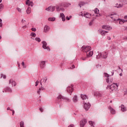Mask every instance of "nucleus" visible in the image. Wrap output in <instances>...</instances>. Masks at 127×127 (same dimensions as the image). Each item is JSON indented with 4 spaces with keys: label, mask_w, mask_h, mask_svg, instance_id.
<instances>
[{
    "label": "nucleus",
    "mask_w": 127,
    "mask_h": 127,
    "mask_svg": "<svg viewBox=\"0 0 127 127\" xmlns=\"http://www.w3.org/2000/svg\"><path fill=\"white\" fill-rule=\"evenodd\" d=\"M103 29H105V30H111L112 27L110 26L103 25L102 26Z\"/></svg>",
    "instance_id": "f3484780"
},
{
    "label": "nucleus",
    "mask_w": 127,
    "mask_h": 127,
    "mask_svg": "<svg viewBox=\"0 0 127 127\" xmlns=\"http://www.w3.org/2000/svg\"><path fill=\"white\" fill-rule=\"evenodd\" d=\"M124 18H125V22H127V16H125L124 17Z\"/></svg>",
    "instance_id": "09e8293b"
},
{
    "label": "nucleus",
    "mask_w": 127,
    "mask_h": 127,
    "mask_svg": "<svg viewBox=\"0 0 127 127\" xmlns=\"http://www.w3.org/2000/svg\"><path fill=\"white\" fill-rule=\"evenodd\" d=\"M114 75V72H112V76Z\"/></svg>",
    "instance_id": "338daca9"
},
{
    "label": "nucleus",
    "mask_w": 127,
    "mask_h": 127,
    "mask_svg": "<svg viewBox=\"0 0 127 127\" xmlns=\"http://www.w3.org/2000/svg\"><path fill=\"white\" fill-rule=\"evenodd\" d=\"M55 6H50L46 8V10H47V11H54L55 10Z\"/></svg>",
    "instance_id": "4468645a"
},
{
    "label": "nucleus",
    "mask_w": 127,
    "mask_h": 127,
    "mask_svg": "<svg viewBox=\"0 0 127 127\" xmlns=\"http://www.w3.org/2000/svg\"><path fill=\"white\" fill-rule=\"evenodd\" d=\"M56 8H57V11H60V10H61V8L59 6H57L56 7Z\"/></svg>",
    "instance_id": "ea45409f"
},
{
    "label": "nucleus",
    "mask_w": 127,
    "mask_h": 127,
    "mask_svg": "<svg viewBox=\"0 0 127 127\" xmlns=\"http://www.w3.org/2000/svg\"><path fill=\"white\" fill-rule=\"evenodd\" d=\"M106 33H108V32L106 31H102L101 32V35H105Z\"/></svg>",
    "instance_id": "f704fd0d"
},
{
    "label": "nucleus",
    "mask_w": 127,
    "mask_h": 127,
    "mask_svg": "<svg viewBox=\"0 0 127 127\" xmlns=\"http://www.w3.org/2000/svg\"><path fill=\"white\" fill-rule=\"evenodd\" d=\"M40 67L41 68H44V67H45V62H41L40 64Z\"/></svg>",
    "instance_id": "bb28decb"
},
{
    "label": "nucleus",
    "mask_w": 127,
    "mask_h": 127,
    "mask_svg": "<svg viewBox=\"0 0 127 127\" xmlns=\"http://www.w3.org/2000/svg\"><path fill=\"white\" fill-rule=\"evenodd\" d=\"M81 98L82 99V100H87V101H88V97L86 96V95L81 94Z\"/></svg>",
    "instance_id": "4be33fe9"
},
{
    "label": "nucleus",
    "mask_w": 127,
    "mask_h": 127,
    "mask_svg": "<svg viewBox=\"0 0 127 127\" xmlns=\"http://www.w3.org/2000/svg\"><path fill=\"white\" fill-rule=\"evenodd\" d=\"M26 12L27 14H30V13H31V8H30V7H28Z\"/></svg>",
    "instance_id": "b1692460"
},
{
    "label": "nucleus",
    "mask_w": 127,
    "mask_h": 127,
    "mask_svg": "<svg viewBox=\"0 0 127 127\" xmlns=\"http://www.w3.org/2000/svg\"><path fill=\"white\" fill-rule=\"evenodd\" d=\"M60 16H61V17H62V19L63 21H65V15H64V14L63 13H61L60 14Z\"/></svg>",
    "instance_id": "a878e982"
},
{
    "label": "nucleus",
    "mask_w": 127,
    "mask_h": 127,
    "mask_svg": "<svg viewBox=\"0 0 127 127\" xmlns=\"http://www.w3.org/2000/svg\"><path fill=\"white\" fill-rule=\"evenodd\" d=\"M73 91H74V86H73V85H71L70 86H69L68 87H67V93L70 94V95L72 94V93L73 92Z\"/></svg>",
    "instance_id": "39448f33"
},
{
    "label": "nucleus",
    "mask_w": 127,
    "mask_h": 127,
    "mask_svg": "<svg viewBox=\"0 0 127 127\" xmlns=\"http://www.w3.org/2000/svg\"><path fill=\"white\" fill-rule=\"evenodd\" d=\"M86 124H87V120L86 119H82L80 121V126L81 127H84Z\"/></svg>",
    "instance_id": "f8f14e48"
},
{
    "label": "nucleus",
    "mask_w": 127,
    "mask_h": 127,
    "mask_svg": "<svg viewBox=\"0 0 127 127\" xmlns=\"http://www.w3.org/2000/svg\"><path fill=\"white\" fill-rule=\"evenodd\" d=\"M22 66H23V68H26V66L24 65V62H22Z\"/></svg>",
    "instance_id": "c03bdc74"
},
{
    "label": "nucleus",
    "mask_w": 127,
    "mask_h": 127,
    "mask_svg": "<svg viewBox=\"0 0 127 127\" xmlns=\"http://www.w3.org/2000/svg\"><path fill=\"white\" fill-rule=\"evenodd\" d=\"M35 40H36V41H37L38 42H40V41H41V40L40 38H35Z\"/></svg>",
    "instance_id": "58836bf2"
},
{
    "label": "nucleus",
    "mask_w": 127,
    "mask_h": 127,
    "mask_svg": "<svg viewBox=\"0 0 127 127\" xmlns=\"http://www.w3.org/2000/svg\"><path fill=\"white\" fill-rule=\"evenodd\" d=\"M50 30V27L49 26L46 25L44 27V32H45L46 33L48 32Z\"/></svg>",
    "instance_id": "2eb2a0df"
},
{
    "label": "nucleus",
    "mask_w": 127,
    "mask_h": 127,
    "mask_svg": "<svg viewBox=\"0 0 127 127\" xmlns=\"http://www.w3.org/2000/svg\"><path fill=\"white\" fill-rule=\"evenodd\" d=\"M5 91L6 92H9V93H11L12 90H11V88H10L9 87H6V89H5Z\"/></svg>",
    "instance_id": "7c9ffc66"
},
{
    "label": "nucleus",
    "mask_w": 127,
    "mask_h": 127,
    "mask_svg": "<svg viewBox=\"0 0 127 127\" xmlns=\"http://www.w3.org/2000/svg\"><path fill=\"white\" fill-rule=\"evenodd\" d=\"M79 5L80 6V7L85 5V2H80L79 3Z\"/></svg>",
    "instance_id": "72a5a7b5"
},
{
    "label": "nucleus",
    "mask_w": 127,
    "mask_h": 127,
    "mask_svg": "<svg viewBox=\"0 0 127 127\" xmlns=\"http://www.w3.org/2000/svg\"><path fill=\"white\" fill-rule=\"evenodd\" d=\"M96 58L97 59H100V58H102V54L101 53H98V55H96Z\"/></svg>",
    "instance_id": "c756f323"
},
{
    "label": "nucleus",
    "mask_w": 127,
    "mask_h": 127,
    "mask_svg": "<svg viewBox=\"0 0 127 127\" xmlns=\"http://www.w3.org/2000/svg\"><path fill=\"white\" fill-rule=\"evenodd\" d=\"M104 77H107V78L106 79L107 83H108L109 84H111V83H113V79L112 78L110 79V74L107 73H104Z\"/></svg>",
    "instance_id": "20e7f679"
},
{
    "label": "nucleus",
    "mask_w": 127,
    "mask_h": 127,
    "mask_svg": "<svg viewBox=\"0 0 127 127\" xmlns=\"http://www.w3.org/2000/svg\"><path fill=\"white\" fill-rule=\"evenodd\" d=\"M69 5H71L70 3H63L61 4V6H69Z\"/></svg>",
    "instance_id": "c85d7f7f"
},
{
    "label": "nucleus",
    "mask_w": 127,
    "mask_h": 127,
    "mask_svg": "<svg viewBox=\"0 0 127 127\" xmlns=\"http://www.w3.org/2000/svg\"><path fill=\"white\" fill-rule=\"evenodd\" d=\"M101 54H102V58L106 59V58L108 57V53L103 52V53H101Z\"/></svg>",
    "instance_id": "a211bd4d"
},
{
    "label": "nucleus",
    "mask_w": 127,
    "mask_h": 127,
    "mask_svg": "<svg viewBox=\"0 0 127 127\" xmlns=\"http://www.w3.org/2000/svg\"><path fill=\"white\" fill-rule=\"evenodd\" d=\"M118 20H119L120 24H124L126 22V21L124 19H118Z\"/></svg>",
    "instance_id": "cd10ccee"
},
{
    "label": "nucleus",
    "mask_w": 127,
    "mask_h": 127,
    "mask_svg": "<svg viewBox=\"0 0 127 127\" xmlns=\"http://www.w3.org/2000/svg\"><path fill=\"white\" fill-rule=\"evenodd\" d=\"M95 96H97V97H102V93L99 91H96L94 93Z\"/></svg>",
    "instance_id": "412c9836"
},
{
    "label": "nucleus",
    "mask_w": 127,
    "mask_h": 127,
    "mask_svg": "<svg viewBox=\"0 0 127 127\" xmlns=\"http://www.w3.org/2000/svg\"><path fill=\"white\" fill-rule=\"evenodd\" d=\"M2 27V20L1 19H0V27Z\"/></svg>",
    "instance_id": "37998d69"
},
{
    "label": "nucleus",
    "mask_w": 127,
    "mask_h": 127,
    "mask_svg": "<svg viewBox=\"0 0 127 127\" xmlns=\"http://www.w3.org/2000/svg\"><path fill=\"white\" fill-rule=\"evenodd\" d=\"M72 101L73 103H77L78 102V97L77 95H74L72 99Z\"/></svg>",
    "instance_id": "aec40b11"
},
{
    "label": "nucleus",
    "mask_w": 127,
    "mask_h": 127,
    "mask_svg": "<svg viewBox=\"0 0 127 127\" xmlns=\"http://www.w3.org/2000/svg\"><path fill=\"white\" fill-rule=\"evenodd\" d=\"M42 44H43L42 47L43 48H44V49H47V50L50 51V48H49V47L47 46V43H46V42L43 41L42 42Z\"/></svg>",
    "instance_id": "0eeeda50"
},
{
    "label": "nucleus",
    "mask_w": 127,
    "mask_h": 127,
    "mask_svg": "<svg viewBox=\"0 0 127 127\" xmlns=\"http://www.w3.org/2000/svg\"><path fill=\"white\" fill-rule=\"evenodd\" d=\"M58 99H59V100H61L63 99V100H65V101H66L67 102H70V99L69 98H67V97H64L61 95H60L58 97Z\"/></svg>",
    "instance_id": "9d476101"
},
{
    "label": "nucleus",
    "mask_w": 127,
    "mask_h": 127,
    "mask_svg": "<svg viewBox=\"0 0 127 127\" xmlns=\"http://www.w3.org/2000/svg\"><path fill=\"white\" fill-rule=\"evenodd\" d=\"M108 40H111V37H108Z\"/></svg>",
    "instance_id": "680f3d73"
},
{
    "label": "nucleus",
    "mask_w": 127,
    "mask_h": 127,
    "mask_svg": "<svg viewBox=\"0 0 127 127\" xmlns=\"http://www.w3.org/2000/svg\"><path fill=\"white\" fill-rule=\"evenodd\" d=\"M126 94H127V89H125V91L124 94H125V95H126Z\"/></svg>",
    "instance_id": "6e6d98bb"
},
{
    "label": "nucleus",
    "mask_w": 127,
    "mask_h": 127,
    "mask_svg": "<svg viewBox=\"0 0 127 127\" xmlns=\"http://www.w3.org/2000/svg\"><path fill=\"white\" fill-rule=\"evenodd\" d=\"M110 17L111 18L113 19L114 21H116L119 19H117L119 17V15H118L117 14H111L110 15Z\"/></svg>",
    "instance_id": "1a4fd4ad"
},
{
    "label": "nucleus",
    "mask_w": 127,
    "mask_h": 127,
    "mask_svg": "<svg viewBox=\"0 0 127 127\" xmlns=\"http://www.w3.org/2000/svg\"><path fill=\"white\" fill-rule=\"evenodd\" d=\"M91 51V47L88 46H83L81 48V51L84 53H88Z\"/></svg>",
    "instance_id": "f03ea898"
},
{
    "label": "nucleus",
    "mask_w": 127,
    "mask_h": 127,
    "mask_svg": "<svg viewBox=\"0 0 127 127\" xmlns=\"http://www.w3.org/2000/svg\"><path fill=\"white\" fill-rule=\"evenodd\" d=\"M7 110V111H9V110H10V108L9 107H8Z\"/></svg>",
    "instance_id": "e2e57ef3"
},
{
    "label": "nucleus",
    "mask_w": 127,
    "mask_h": 127,
    "mask_svg": "<svg viewBox=\"0 0 127 127\" xmlns=\"http://www.w3.org/2000/svg\"><path fill=\"white\" fill-rule=\"evenodd\" d=\"M27 28V25H25L24 26L22 27V28H23L24 29H25V28Z\"/></svg>",
    "instance_id": "8fccbe9b"
},
{
    "label": "nucleus",
    "mask_w": 127,
    "mask_h": 127,
    "mask_svg": "<svg viewBox=\"0 0 127 127\" xmlns=\"http://www.w3.org/2000/svg\"><path fill=\"white\" fill-rule=\"evenodd\" d=\"M86 57H82L81 58V60H83V61H85V60H87V58H89V57H92L93 56V54H94V53L93 51H89L88 53H86Z\"/></svg>",
    "instance_id": "7ed1b4c3"
},
{
    "label": "nucleus",
    "mask_w": 127,
    "mask_h": 127,
    "mask_svg": "<svg viewBox=\"0 0 127 127\" xmlns=\"http://www.w3.org/2000/svg\"><path fill=\"white\" fill-rule=\"evenodd\" d=\"M79 14H80V15H81V16L85 17L86 18H91V16H92L91 14H90L89 13H88V12H87V13L81 12Z\"/></svg>",
    "instance_id": "423d86ee"
},
{
    "label": "nucleus",
    "mask_w": 127,
    "mask_h": 127,
    "mask_svg": "<svg viewBox=\"0 0 127 127\" xmlns=\"http://www.w3.org/2000/svg\"><path fill=\"white\" fill-rule=\"evenodd\" d=\"M26 4L28 6H33V2L30 0H26Z\"/></svg>",
    "instance_id": "ddd939ff"
},
{
    "label": "nucleus",
    "mask_w": 127,
    "mask_h": 127,
    "mask_svg": "<svg viewBox=\"0 0 127 127\" xmlns=\"http://www.w3.org/2000/svg\"><path fill=\"white\" fill-rule=\"evenodd\" d=\"M123 4L121 3H116L115 4V7H117L118 8H120V7H122L123 6Z\"/></svg>",
    "instance_id": "393cba45"
},
{
    "label": "nucleus",
    "mask_w": 127,
    "mask_h": 127,
    "mask_svg": "<svg viewBox=\"0 0 127 127\" xmlns=\"http://www.w3.org/2000/svg\"><path fill=\"white\" fill-rule=\"evenodd\" d=\"M2 1V0H0V2H1Z\"/></svg>",
    "instance_id": "774afa93"
},
{
    "label": "nucleus",
    "mask_w": 127,
    "mask_h": 127,
    "mask_svg": "<svg viewBox=\"0 0 127 127\" xmlns=\"http://www.w3.org/2000/svg\"><path fill=\"white\" fill-rule=\"evenodd\" d=\"M16 10H17V11H18V12H21V8L19 7H17Z\"/></svg>",
    "instance_id": "79ce46f5"
},
{
    "label": "nucleus",
    "mask_w": 127,
    "mask_h": 127,
    "mask_svg": "<svg viewBox=\"0 0 127 127\" xmlns=\"http://www.w3.org/2000/svg\"><path fill=\"white\" fill-rule=\"evenodd\" d=\"M74 68H75V65H72L71 66V67H70L71 69H74Z\"/></svg>",
    "instance_id": "3c124183"
},
{
    "label": "nucleus",
    "mask_w": 127,
    "mask_h": 127,
    "mask_svg": "<svg viewBox=\"0 0 127 127\" xmlns=\"http://www.w3.org/2000/svg\"><path fill=\"white\" fill-rule=\"evenodd\" d=\"M84 103H85L84 105V108L85 111H88L89 109H90V107H91V105L89 103H86V102L85 101H84Z\"/></svg>",
    "instance_id": "9b49d317"
},
{
    "label": "nucleus",
    "mask_w": 127,
    "mask_h": 127,
    "mask_svg": "<svg viewBox=\"0 0 127 127\" xmlns=\"http://www.w3.org/2000/svg\"><path fill=\"white\" fill-rule=\"evenodd\" d=\"M108 109L112 115H115V114H116V110L114 109V108H112L111 106H109Z\"/></svg>",
    "instance_id": "dca6fc26"
},
{
    "label": "nucleus",
    "mask_w": 127,
    "mask_h": 127,
    "mask_svg": "<svg viewBox=\"0 0 127 127\" xmlns=\"http://www.w3.org/2000/svg\"><path fill=\"white\" fill-rule=\"evenodd\" d=\"M118 87H119L118 83H114L111 86H107V89H108V90L109 89L111 90V92H113V91H118Z\"/></svg>",
    "instance_id": "f257e3e1"
},
{
    "label": "nucleus",
    "mask_w": 127,
    "mask_h": 127,
    "mask_svg": "<svg viewBox=\"0 0 127 127\" xmlns=\"http://www.w3.org/2000/svg\"><path fill=\"white\" fill-rule=\"evenodd\" d=\"M3 7H4L3 4H2V3H1V4H0V11H1V10H2V9H3Z\"/></svg>",
    "instance_id": "e433bc0d"
},
{
    "label": "nucleus",
    "mask_w": 127,
    "mask_h": 127,
    "mask_svg": "<svg viewBox=\"0 0 127 127\" xmlns=\"http://www.w3.org/2000/svg\"><path fill=\"white\" fill-rule=\"evenodd\" d=\"M40 111L41 113H43V109L42 108H40Z\"/></svg>",
    "instance_id": "603ef678"
},
{
    "label": "nucleus",
    "mask_w": 127,
    "mask_h": 127,
    "mask_svg": "<svg viewBox=\"0 0 127 127\" xmlns=\"http://www.w3.org/2000/svg\"><path fill=\"white\" fill-rule=\"evenodd\" d=\"M66 18L67 20H70V18L69 17L67 16Z\"/></svg>",
    "instance_id": "4d7b16f0"
},
{
    "label": "nucleus",
    "mask_w": 127,
    "mask_h": 127,
    "mask_svg": "<svg viewBox=\"0 0 127 127\" xmlns=\"http://www.w3.org/2000/svg\"><path fill=\"white\" fill-rule=\"evenodd\" d=\"M40 91L41 90H39H39L37 91V94H38L39 95H40Z\"/></svg>",
    "instance_id": "5fc2aeb1"
},
{
    "label": "nucleus",
    "mask_w": 127,
    "mask_h": 127,
    "mask_svg": "<svg viewBox=\"0 0 127 127\" xmlns=\"http://www.w3.org/2000/svg\"><path fill=\"white\" fill-rule=\"evenodd\" d=\"M61 10H62V11H64V8H61Z\"/></svg>",
    "instance_id": "052dcab7"
},
{
    "label": "nucleus",
    "mask_w": 127,
    "mask_h": 127,
    "mask_svg": "<svg viewBox=\"0 0 127 127\" xmlns=\"http://www.w3.org/2000/svg\"><path fill=\"white\" fill-rule=\"evenodd\" d=\"M69 18H72V16H70Z\"/></svg>",
    "instance_id": "69168bd1"
},
{
    "label": "nucleus",
    "mask_w": 127,
    "mask_h": 127,
    "mask_svg": "<svg viewBox=\"0 0 127 127\" xmlns=\"http://www.w3.org/2000/svg\"><path fill=\"white\" fill-rule=\"evenodd\" d=\"M1 78H3V79H6V75L2 74L1 75Z\"/></svg>",
    "instance_id": "a19ab883"
},
{
    "label": "nucleus",
    "mask_w": 127,
    "mask_h": 127,
    "mask_svg": "<svg viewBox=\"0 0 127 127\" xmlns=\"http://www.w3.org/2000/svg\"><path fill=\"white\" fill-rule=\"evenodd\" d=\"M32 31H36V28H32L31 29Z\"/></svg>",
    "instance_id": "49530a36"
},
{
    "label": "nucleus",
    "mask_w": 127,
    "mask_h": 127,
    "mask_svg": "<svg viewBox=\"0 0 127 127\" xmlns=\"http://www.w3.org/2000/svg\"><path fill=\"white\" fill-rule=\"evenodd\" d=\"M121 111L122 112H126V111H127V108H126L125 105H122L121 106Z\"/></svg>",
    "instance_id": "5701e85b"
},
{
    "label": "nucleus",
    "mask_w": 127,
    "mask_h": 127,
    "mask_svg": "<svg viewBox=\"0 0 127 127\" xmlns=\"http://www.w3.org/2000/svg\"><path fill=\"white\" fill-rule=\"evenodd\" d=\"M30 35H31V36H32V37H34V38L36 36V34L34 32H32L31 33Z\"/></svg>",
    "instance_id": "4c0bfd02"
},
{
    "label": "nucleus",
    "mask_w": 127,
    "mask_h": 127,
    "mask_svg": "<svg viewBox=\"0 0 127 127\" xmlns=\"http://www.w3.org/2000/svg\"><path fill=\"white\" fill-rule=\"evenodd\" d=\"M89 124L90 126H91V127H94V126H95V122H94L93 121H89Z\"/></svg>",
    "instance_id": "473e14b6"
},
{
    "label": "nucleus",
    "mask_w": 127,
    "mask_h": 127,
    "mask_svg": "<svg viewBox=\"0 0 127 127\" xmlns=\"http://www.w3.org/2000/svg\"><path fill=\"white\" fill-rule=\"evenodd\" d=\"M9 84H11L12 86H13V85L14 86H16V82L13 81V79H12L9 80Z\"/></svg>",
    "instance_id": "6ab92c4d"
},
{
    "label": "nucleus",
    "mask_w": 127,
    "mask_h": 127,
    "mask_svg": "<svg viewBox=\"0 0 127 127\" xmlns=\"http://www.w3.org/2000/svg\"><path fill=\"white\" fill-rule=\"evenodd\" d=\"M20 127H24V122L23 121H21L20 123Z\"/></svg>",
    "instance_id": "c9c22d12"
},
{
    "label": "nucleus",
    "mask_w": 127,
    "mask_h": 127,
    "mask_svg": "<svg viewBox=\"0 0 127 127\" xmlns=\"http://www.w3.org/2000/svg\"><path fill=\"white\" fill-rule=\"evenodd\" d=\"M56 18L55 17H50L48 18L49 21H55Z\"/></svg>",
    "instance_id": "2f4dec72"
},
{
    "label": "nucleus",
    "mask_w": 127,
    "mask_h": 127,
    "mask_svg": "<svg viewBox=\"0 0 127 127\" xmlns=\"http://www.w3.org/2000/svg\"><path fill=\"white\" fill-rule=\"evenodd\" d=\"M93 12H94V14H93V15H94V16H100V11L99 10V9L96 8L94 10H93Z\"/></svg>",
    "instance_id": "6e6552de"
},
{
    "label": "nucleus",
    "mask_w": 127,
    "mask_h": 127,
    "mask_svg": "<svg viewBox=\"0 0 127 127\" xmlns=\"http://www.w3.org/2000/svg\"><path fill=\"white\" fill-rule=\"evenodd\" d=\"M39 83V81H38L36 82V84H35L36 87H37V86H38Z\"/></svg>",
    "instance_id": "de8ad7c7"
},
{
    "label": "nucleus",
    "mask_w": 127,
    "mask_h": 127,
    "mask_svg": "<svg viewBox=\"0 0 127 127\" xmlns=\"http://www.w3.org/2000/svg\"><path fill=\"white\" fill-rule=\"evenodd\" d=\"M92 24H93V21H90L89 23V25H92Z\"/></svg>",
    "instance_id": "864d4df0"
},
{
    "label": "nucleus",
    "mask_w": 127,
    "mask_h": 127,
    "mask_svg": "<svg viewBox=\"0 0 127 127\" xmlns=\"http://www.w3.org/2000/svg\"><path fill=\"white\" fill-rule=\"evenodd\" d=\"M68 127H74V126L73 125H70Z\"/></svg>",
    "instance_id": "13d9d810"
},
{
    "label": "nucleus",
    "mask_w": 127,
    "mask_h": 127,
    "mask_svg": "<svg viewBox=\"0 0 127 127\" xmlns=\"http://www.w3.org/2000/svg\"><path fill=\"white\" fill-rule=\"evenodd\" d=\"M39 91H43L44 90V88L42 87V86H41V88H39Z\"/></svg>",
    "instance_id": "a18cd8bd"
},
{
    "label": "nucleus",
    "mask_w": 127,
    "mask_h": 127,
    "mask_svg": "<svg viewBox=\"0 0 127 127\" xmlns=\"http://www.w3.org/2000/svg\"><path fill=\"white\" fill-rule=\"evenodd\" d=\"M11 111L12 113V115L13 116V115H14V110H11Z\"/></svg>",
    "instance_id": "bf43d9fd"
},
{
    "label": "nucleus",
    "mask_w": 127,
    "mask_h": 127,
    "mask_svg": "<svg viewBox=\"0 0 127 127\" xmlns=\"http://www.w3.org/2000/svg\"><path fill=\"white\" fill-rule=\"evenodd\" d=\"M18 67H19V66H20V64H19V63H18Z\"/></svg>",
    "instance_id": "0e129e2a"
}]
</instances>
